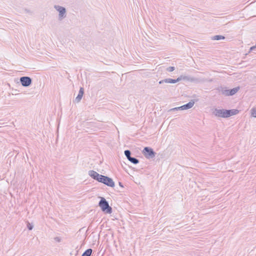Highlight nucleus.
<instances>
[{
  "label": "nucleus",
  "mask_w": 256,
  "mask_h": 256,
  "mask_svg": "<svg viewBox=\"0 0 256 256\" xmlns=\"http://www.w3.org/2000/svg\"><path fill=\"white\" fill-rule=\"evenodd\" d=\"M239 112V110L236 109L226 110L216 108L213 110L212 114L217 117L228 118L238 114Z\"/></svg>",
  "instance_id": "1"
},
{
  "label": "nucleus",
  "mask_w": 256,
  "mask_h": 256,
  "mask_svg": "<svg viewBox=\"0 0 256 256\" xmlns=\"http://www.w3.org/2000/svg\"><path fill=\"white\" fill-rule=\"evenodd\" d=\"M178 81L180 82L182 80L184 81H188L195 84H199L204 82L206 81V80L204 78H195L190 76H186L181 75L178 78Z\"/></svg>",
  "instance_id": "2"
},
{
  "label": "nucleus",
  "mask_w": 256,
  "mask_h": 256,
  "mask_svg": "<svg viewBox=\"0 0 256 256\" xmlns=\"http://www.w3.org/2000/svg\"><path fill=\"white\" fill-rule=\"evenodd\" d=\"M98 206L101 210L106 214H110L112 212V208L110 206L108 202L104 198H101L98 202Z\"/></svg>",
  "instance_id": "3"
},
{
  "label": "nucleus",
  "mask_w": 256,
  "mask_h": 256,
  "mask_svg": "<svg viewBox=\"0 0 256 256\" xmlns=\"http://www.w3.org/2000/svg\"><path fill=\"white\" fill-rule=\"evenodd\" d=\"M240 89V87H236L233 88L228 90L226 88L220 87L219 89L221 94L226 96H233L236 94Z\"/></svg>",
  "instance_id": "4"
},
{
  "label": "nucleus",
  "mask_w": 256,
  "mask_h": 256,
  "mask_svg": "<svg viewBox=\"0 0 256 256\" xmlns=\"http://www.w3.org/2000/svg\"><path fill=\"white\" fill-rule=\"evenodd\" d=\"M142 153L145 157L148 159L154 158L156 154V152L150 147L144 148Z\"/></svg>",
  "instance_id": "5"
},
{
  "label": "nucleus",
  "mask_w": 256,
  "mask_h": 256,
  "mask_svg": "<svg viewBox=\"0 0 256 256\" xmlns=\"http://www.w3.org/2000/svg\"><path fill=\"white\" fill-rule=\"evenodd\" d=\"M54 8L59 12L58 20H62L66 17V9L65 8L58 5H55Z\"/></svg>",
  "instance_id": "6"
},
{
  "label": "nucleus",
  "mask_w": 256,
  "mask_h": 256,
  "mask_svg": "<svg viewBox=\"0 0 256 256\" xmlns=\"http://www.w3.org/2000/svg\"><path fill=\"white\" fill-rule=\"evenodd\" d=\"M88 175L94 180L99 182H102V180L104 176L100 174L94 170H90L88 171Z\"/></svg>",
  "instance_id": "7"
},
{
  "label": "nucleus",
  "mask_w": 256,
  "mask_h": 256,
  "mask_svg": "<svg viewBox=\"0 0 256 256\" xmlns=\"http://www.w3.org/2000/svg\"><path fill=\"white\" fill-rule=\"evenodd\" d=\"M20 80L22 86L24 87H28L30 86L32 83V79L28 76L20 77Z\"/></svg>",
  "instance_id": "8"
},
{
  "label": "nucleus",
  "mask_w": 256,
  "mask_h": 256,
  "mask_svg": "<svg viewBox=\"0 0 256 256\" xmlns=\"http://www.w3.org/2000/svg\"><path fill=\"white\" fill-rule=\"evenodd\" d=\"M101 183H102L105 185L112 188H114L115 186L114 182L112 178L106 176H104Z\"/></svg>",
  "instance_id": "9"
},
{
  "label": "nucleus",
  "mask_w": 256,
  "mask_h": 256,
  "mask_svg": "<svg viewBox=\"0 0 256 256\" xmlns=\"http://www.w3.org/2000/svg\"><path fill=\"white\" fill-rule=\"evenodd\" d=\"M84 89L83 88L81 87V88H80L78 95L76 98L74 100V102H76V103L79 102L81 100L82 97L84 95Z\"/></svg>",
  "instance_id": "10"
},
{
  "label": "nucleus",
  "mask_w": 256,
  "mask_h": 256,
  "mask_svg": "<svg viewBox=\"0 0 256 256\" xmlns=\"http://www.w3.org/2000/svg\"><path fill=\"white\" fill-rule=\"evenodd\" d=\"M194 100H191L188 103L180 106L181 110H186L190 109L194 106Z\"/></svg>",
  "instance_id": "11"
},
{
  "label": "nucleus",
  "mask_w": 256,
  "mask_h": 256,
  "mask_svg": "<svg viewBox=\"0 0 256 256\" xmlns=\"http://www.w3.org/2000/svg\"><path fill=\"white\" fill-rule=\"evenodd\" d=\"M177 82H178V78H177L176 80L172 79V78H166V79H164V80H160L158 82V83H159V84H163L164 82H165V83H170V84H175V83H176Z\"/></svg>",
  "instance_id": "12"
},
{
  "label": "nucleus",
  "mask_w": 256,
  "mask_h": 256,
  "mask_svg": "<svg viewBox=\"0 0 256 256\" xmlns=\"http://www.w3.org/2000/svg\"><path fill=\"white\" fill-rule=\"evenodd\" d=\"M92 252V248H88L86 250L81 256H90Z\"/></svg>",
  "instance_id": "13"
},
{
  "label": "nucleus",
  "mask_w": 256,
  "mask_h": 256,
  "mask_svg": "<svg viewBox=\"0 0 256 256\" xmlns=\"http://www.w3.org/2000/svg\"><path fill=\"white\" fill-rule=\"evenodd\" d=\"M225 37L221 35H216L212 37V40H224Z\"/></svg>",
  "instance_id": "14"
},
{
  "label": "nucleus",
  "mask_w": 256,
  "mask_h": 256,
  "mask_svg": "<svg viewBox=\"0 0 256 256\" xmlns=\"http://www.w3.org/2000/svg\"><path fill=\"white\" fill-rule=\"evenodd\" d=\"M128 160L132 163L135 164H138L139 162V160L134 157L131 156V158H130Z\"/></svg>",
  "instance_id": "15"
},
{
  "label": "nucleus",
  "mask_w": 256,
  "mask_h": 256,
  "mask_svg": "<svg viewBox=\"0 0 256 256\" xmlns=\"http://www.w3.org/2000/svg\"><path fill=\"white\" fill-rule=\"evenodd\" d=\"M124 155L126 156V158H128V160L130 158H131L130 150H125L124 152Z\"/></svg>",
  "instance_id": "16"
},
{
  "label": "nucleus",
  "mask_w": 256,
  "mask_h": 256,
  "mask_svg": "<svg viewBox=\"0 0 256 256\" xmlns=\"http://www.w3.org/2000/svg\"><path fill=\"white\" fill-rule=\"evenodd\" d=\"M251 116L252 117L256 118V108H252L251 110Z\"/></svg>",
  "instance_id": "17"
},
{
  "label": "nucleus",
  "mask_w": 256,
  "mask_h": 256,
  "mask_svg": "<svg viewBox=\"0 0 256 256\" xmlns=\"http://www.w3.org/2000/svg\"><path fill=\"white\" fill-rule=\"evenodd\" d=\"M175 70V68L174 66H169L166 68V70L169 72H172Z\"/></svg>",
  "instance_id": "18"
},
{
  "label": "nucleus",
  "mask_w": 256,
  "mask_h": 256,
  "mask_svg": "<svg viewBox=\"0 0 256 256\" xmlns=\"http://www.w3.org/2000/svg\"><path fill=\"white\" fill-rule=\"evenodd\" d=\"M27 228H28L29 230H32L33 228H34V226L32 224H30V222H28V224H27Z\"/></svg>",
  "instance_id": "19"
},
{
  "label": "nucleus",
  "mask_w": 256,
  "mask_h": 256,
  "mask_svg": "<svg viewBox=\"0 0 256 256\" xmlns=\"http://www.w3.org/2000/svg\"><path fill=\"white\" fill-rule=\"evenodd\" d=\"M178 110H181L180 106L171 108L170 110L172 111V112H175V111H177Z\"/></svg>",
  "instance_id": "20"
},
{
  "label": "nucleus",
  "mask_w": 256,
  "mask_h": 256,
  "mask_svg": "<svg viewBox=\"0 0 256 256\" xmlns=\"http://www.w3.org/2000/svg\"><path fill=\"white\" fill-rule=\"evenodd\" d=\"M54 240L56 242H60V241H61V238H60V237H58V236L55 237V238H54Z\"/></svg>",
  "instance_id": "21"
},
{
  "label": "nucleus",
  "mask_w": 256,
  "mask_h": 256,
  "mask_svg": "<svg viewBox=\"0 0 256 256\" xmlns=\"http://www.w3.org/2000/svg\"><path fill=\"white\" fill-rule=\"evenodd\" d=\"M256 48V46H252L250 49V51H249V52H252V50H254L255 48Z\"/></svg>",
  "instance_id": "22"
},
{
  "label": "nucleus",
  "mask_w": 256,
  "mask_h": 256,
  "mask_svg": "<svg viewBox=\"0 0 256 256\" xmlns=\"http://www.w3.org/2000/svg\"><path fill=\"white\" fill-rule=\"evenodd\" d=\"M118 184L120 186L123 187V185L121 182H119Z\"/></svg>",
  "instance_id": "23"
}]
</instances>
